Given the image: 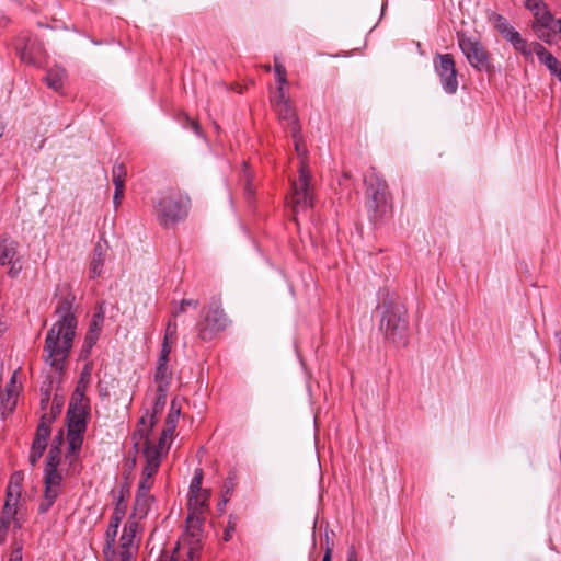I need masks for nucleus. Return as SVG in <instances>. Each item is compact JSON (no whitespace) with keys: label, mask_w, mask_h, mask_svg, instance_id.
I'll use <instances>...</instances> for the list:
<instances>
[{"label":"nucleus","mask_w":561,"mask_h":561,"mask_svg":"<svg viewBox=\"0 0 561 561\" xmlns=\"http://www.w3.org/2000/svg\"><path fill=\"white\" fill-rule=\"evenodd\" d=\"M75 296L68 293L58 300L56 314L59 316L48 330L44 344L43 359L55 370L60 371L72 347L77 329V318L73 313Z\"/></svg>","instance_id":"nucleus-1"},{"label":"nucleus","mask_w":561,"mask_h":561,"mask_svg":"<svg viewBox=\"0 0 561 561\" xmlns=\"http://www.w3.org/2000/svg\"><path fill=\"white\" fill-rule=\"evenodd\" d=\"M383 309L379 329L385 337L397 345H405L408 340L407 310L394 295L387 294L382 299Z\"/></svg>","instance_id":"nucleus-2"},{"label":"nucleus","mask_w":561,"mask_h":561,"mask_svg":"<svg viewBox=\"0 0 561 561\" xmlns=\"http://www.w3.org/2000/svg\"><path fill=\"white\" fill-rule=\"evenodd\" d=\"M290 133L294 139L295 149L300 158L299 178L291 182L293 210L297 214L300 209L306 210L313 206V194L310 186L312 176L306 161V150L301 148L302 138L300 135V125L295 124Z\"/></svg>","instance_id":"nucleus-3"},{"label":"nucleus","mask_w":561,"mask_h":561,"mask_svg":"<svg viewBox=\"0 0 561 561\" xmlns=\"http://www.w3.org/2000/svg\"><path fill=\"white\" fill-rule=\"evenodd\" d=\"M60 449L58 445L51 446L45 465V477H44V494L38 505L41 514L48 512L53 506L56 499L60 494V483L62 476L58 471Z\"/></svg>","instance_id":"nucleus-4"},{"label":"nucleus","mask_w":561,"mask_h":561,"mask_svg":"<svg viewBox=\"0 0 561 561\" xmlns=\"http://www.w3.org/2000/svg\"><path fill=\"white\" fill-rule=\"evenodd\" d=\"M154 214L163 226L174 224L186 215V207L178 191L163 192L154 204Z\"/></svg>","instance_id":"nucleus-5"},{"label":"nucleus","mask_w":561,"mask_h":561,"mask_svg":"<svg viewBox=\"0 0 561 561\" xmlns=\"http://www.w3.org/2000/svg\"><path fill=\"white\" fill-rule=\"evenodd\" d=\"M139 525L136 520H127L124 525L123 533L119 538L118 547H112L104 557L105 561H131L137 553L139 540L136 539Z\"/></svg>","instance_id":"nucleus-6"},{"label":"nucleus","mask_w":561,"mask_h":561,"mask_svg":"<svg viewBox=\"0 0 561 561\" xmlns=\"http://www.w3.org/2000/svg\"><path fill=\"white\" fill-rule=\"evenodd\" d=\"M365 195L367 207L375 211H381L388 202V184L377 172L376 168L371 167L367 174L364 176Z\"/></svg>","instance_id":"nucleus-7"},{"label":"nucleus","mask_w":561,"mask_h":561,"mask_svg":"<svg viewBox=\"0 0 561 561\" xmlns=\"http://www.w3.org/2000/svg\"><path fill=\"white\" fill-rule=\"evenodd\" d=\"M513 47L520 51L526 58L537 55L539 61L543 64L551 75L561 82V61H559L551 53H549L541 44L528 43L525 37H510Z\"/></svg>","instance_id":"nucleus-8"},{"label":"nucleus","mask_w":561,"mask_h":561,"mask_svg":"<svg viewBox=\"0 0 561 561\" xmlns=\"http://www.w3.org/2000/svg\"><path fill=\"white\" fill-rule=\"evenodd\" d=\"M89 409V401L84 396V389L78 386L71 396L67 411L68 431L85 432Z\"/></svg>","instance_id":"nucleus-9"},{"label":"nucleus","mask_w":561,"mask_h":561,"mask_svg":"<svg viewBox=\"0 0 561 561\" xmlns=\"http://www.w3.org/2000/svg\"><path fill=\"white\" fill-rule=\"evenodd\" d=\"M229 320L217 301H213L203 318L197 324L198 337L202 341H211L218 332L225 330Z\"/></svg>","instance_id":"nucleus-10"},{"label":"nucleus","mask_w":561,"mask_h":561,"mask_svg":"<svg viewBox=\"0 0 561 561\" xmlns=\"http://www.w3.org/2000/svg\"><path fill=\"white\" fill-rule=\"evenodd\" d=\"M459 46L472 67L480 71L489 69L490 55L478 38L459 37Z\"/></svg>","instance_id":"nucleus-11"},{"label":"nucleus","mask_w":561,"mask_h":561,"mask_svg":"<svg viewBox=\"0 0 561 561\" xmlns=\"http://www.w3.org/2000/svg\"><path fill=\"white\" fill-rule=\"evenodd\" d=\"M435 70L439 76L443 89L448 94H454L458 89L457 70L450 54H438L435 60Z\"/></svg>","instance_id":"nucleus-12"},{"label":"nucleus","mask_w":561,"mask_h":561,"mask_svg":"<svg viewBox=\"0 0 561 561\" xmlns=\"http://www.w3.org/2000/svg\"><path fill=\"white\" fill-rule=\"evenodd\" d=\"M144 456L146 458V465L142 470V476L153 478L161 460V451L156 445H152L146 437L144 442Z\"/></svg>","instance_id":"nucleus-13"},{"label":"nucleus","mask_w":561,"mask_h":561,"mask_svg":"<svg viewBox=\"0 0 561 561\" xmlns=\"http://www.w3.org/2000/svg\"><path fill=\"white\" fill-rule=\"evenodd\" d=\"M107 251V242L106 241H99L93 250L92 260L90 262V277L95 278L102 274L104 262H105V255Z\"/></svg>","instance_id":"nucleus-14"},{"label":"nucleus","mask_w":561,"mask_h":561,"mask_svg":"<svg viewBox=\"0 0 561 561\" xmlns=\"http://www.w3.org/2000/svg\"><path fill=\"white\" fill-rule=\"evenodd\" d=\"M153 502V496L150 494L137 493L133 506V512L129 515L128 520H140L145 518L150 510Z\"/></svg>","instance_id":"nucleus-15"},{"label":"nucleus","mask_w":561,"mask_h":561,"mask_svg":"<svg viewBox=\"0 0 561 561\" xmlns=\"http://www.w3.org/2000/svg\"><path fill=\"white\" fill-rule=\"evenodd\" d=\"M19 242L9 238H3L0 242V265H7L8 262L20 257Z\"/></svg>","instance_id":"nucleus-16"},{"label":"nucleus","mask_w":561,"mask_h":561,"mask_svg":"<svg viewBox=\"0 0 561 561\" xmlns=\"http://www.w3.org/2000/svg\"><path fill=\"white\" fill-rule=\"evenodd\" d=\"M67 79V71L61 67H54L47 71L45 82L54 91H60Z\"/></svg>","instance_id":"nucleus-17"},{"label":"nucleus","mask_w":561,"mask_h":561,"mask_svg":"<svg viewBox=\"0 0 561 561\" xmlns=\"http://www.w3.org/2000/svg\"><path fill=\"white\" fill-rule=\"evenodd\" d=\"M172 380V371L169 369L168 364L158 363L154 373V382L157 388L163 391H169Z\"/></svg>","instance_id":"nucleus-18"},{"label":"nucleus","mask_w":561,"mask_h":561,"mask_svg":"<svg viewBox=\"0 0 561 561\" xmlns=\"http://www.w3.org/2000/svg\"><path fill=\"white\" fill-rule=\"evenodd\" d=\"M54 417H55L54 415H43L42 416L41 423L38 424L37 430H36V435L33 440V444L43 445L45 447L47 446V439L50 436L49 424L53 422Z\"/></svg>","instance_id":"nucleus-19"},{"label":"nucleus","mask_w":561,"mask_h":561,"mask_svg":"<svg viewBox=\"0 0 561 561\" xmlns=\"http://www.w3.org/2000/svg\"><path fill=\"white\" fill-rule=\"evenodd\" d=\"M128 493H129L128 484L123 485L119 490V495L117 497V501H116V504L114 507V512L110 519L121 523L122 519L125 517L126 510H127V501H126L125 496Z\"/></svg>","instance_id":"nucleus-20"},{"label":"nucleus","mask_w":561,"mask_h":561,"mask_svg":"<svg viewBox=\"0 0 561 561\" xmlns=\"http://www.w3.org/2000/svg\"><path fill=\"white\" fill-rule=\"evenodd\" d=\"M210 493L208 490H204L198 493H192L188 497V510L193 512L203 513L208 508V500Z\"/></svg>","instance_id":"nucleus-21"},{"label":"nucleus","mask_w":561,"mask_h":561,"mask_svg":"<svg viewBox=\"0 0 561 561\" xmlns=\"http://www.w3.org/2000/svg\"><path fill=\"white\" fill-rule=\"evenodd\" d=\"M278 115V118L283 122L288 123L290 130L295 124H299L294 107L290 102H280L277 106H274Z\"/></svg>","instance_id":"nucleus-22"},{"label":"nucleus","mask_w":561,"mask_h":561,"mask_svg":"<svg viewBox=\"0 0 561 561\" xmlns=\"http://www.w3.org/2000/svg\"><path fill=\"white\" fill-rule=\"evenodd\" d=\"M103 322H104L103 312L102 311L96 312L92 318L89 331L85 335V339L89 341V344L96 343L100 332H101V329H102V325H103Z\"/></svg>","instance_id":"nucleus-23"},{"label":"nucleus","mask_w":561,"mask_h":561,"mask_svg":"<svg viewBox=\"0 0 561 561\" xmlns=\"http://www.w3.org/2000/svg\"><path fill=\"white\" fill-rule=\"evenodd\" d=\"M204 522L203 513L190 511V514L186 518V527L187 534L195 538L199 535L202 530V525Z\"/></svg>","instance_id":"nucleus-24"},{"label":"nucleus","mask_w":561,"mask_h":561,"mask_svg":"<svg viewBox=\"0 0 561 561\" xmlns=\"http://www.w3.org/2000/svg\"><path fill=\"white\" fill-rule=\"evenodd\" d=\"M490 22L494 28L502 35H519L518 32L508 24L507 20L497 13H491L489 16Z\"/></svg>","instance_id":"nucleus-25"},{"label":"nucleus","mask_w":561,"mask_h":561,"mask_svg":"<svg viewBox=\"0 0 561 561\" xmlns=\"http://www.w3.org/2000/svg\"><path fill=\"white\" fill-rule=\"evenodd\" d=\"M119 522H114L110 519L107 529L105 533V545L103 548V556H106V552H108L113 546H115V539L119 527Z\"/></svg>","instance_id":"nucleus-26"},{"label":"nucleus","mask_w":561,"mask_h":561,"mask_svg":"<svg viewBox=\"0 0 561 561\" xmlns=\"http://www.w3.org/2000/svg\"><path fill=\"white\" fill-rule=\"evenodd\" d=\"M15 387H16V380H15V374H14L11 377L10 382L7 386L5 399L1 398V403L4 405V408H8L10 411H12L14 409L15 403H16Z\"/></svg>","instance_id":"nucleus-27"},{"label":"nucleus","mask_w":561,"mask_h":561,"mask_svg":"<svg viewBox=\"0 0 561 561\" xmlns=\"http://www.w3.org/2000/svg\"><path fill=\"white\" fill-rule=\"evenodd\" d=\"M127 176L126 165L122 162H116L112 169V180L115 187H125V180Z\"/></svg>","instance_id":"nucleus-28"},{"label":"nucleus","mask_w":561,"mask_h":561,"mask_svg":"<svg viewBox=\"0 0 561 561\" xmlns=\"http://www.w3.org/2000/svg\"><path fill=\"white\" fill-rule=\"evenodd\" d=\"M241 182L243 184V190H244V194L245 196L250 199L252 198V196L254 195V187L251 183L252 181V174L249 170V165L247 162L243 163V171H242V174H241Z\"/></svg>","instance_id":"nucleus-29"},{"label":"nucleus","mask_w":561,"mask_h":561,"mask_svg":"<svg viewBox=\"0 0 561 561\" xmlns=\"http://www.w3.org/2000/svg\"><path fill=\"white\" fill-rule=\"evenodd\" d=\"M18 54L22 61L27 64L35 62L36 53L34 45H28V42L24 44V46H16Z\"/></svg>","instance_id":"nucleus-30"},{"label":"nucleus","mask_w":561,"mask_h":561,"mask_svg":"<svg viewBox=\"0 0 561 561\" xmlns=\"http://www.w3.org/2000/svg\"><path fill=\"white\" fill-rule=\"evenodd\" d=\"M167 394L168 391L161 392V390L157 388L156 400L152 408V419L163 411L167 403Z\"/></svg>","instance_id":"nucleus-31"},{"label":"nucleus","mask_w":561,"mask_h":561,"mask_svg":"<svg viewBox=\"0 0 561 561\" xmlns=\"http://www.w3.org/2000/svg\"><path fill=\"white\" fill-rule=\"evenodd\" d=\"M16 515V507H10L9 504L3 505V510L1 512L0 522L2 528H9L11 522L14 519Z\"/></svg>","instance_id":"nucleus-32"},{"label":"nucleus","mask_w":561,"mask_h":561,"mask_svg":"<svg viewBox=\"0 0 561 561\" xmlns=\"http://www.w3.org/2000/svg\"><path fill=\"white\" fill-rule=\"evenodd\" d=\"M83 433H77L73 431H68V442H69V450L76 453L82 446Z\"/></svg>","instance_id":"nucleus-33"},{"label":"nucleus","mask_w":561,"mask_h":561,"mask_svg":"<svg viewBox=\"0 0 561 561\" xmlns=\"http://www.w3.org/2000/svg\"><path fill=\"white\" fill-rule=\"evenodd\" d=\"M202 481H203V469L197 468L194 472V477L190 484V494L192 493H198L201 494L202 491Z\"/></svg>","instance_id":"nucleus-34"},{"label":"nucleus","mask_w":561,"mask_h":561,"mask_svg":"<svg viewBox=\"0 0 561 561\" xmlns=\"http://www.w3.org/2000/svg\"><path fill=\"white\" fill-rule=\"evenodd\" d=\"M198 300L195 299H183L178 306L172 309V317H178L186 310L187 307L196 309L198 307Z\"/></svg>","instance_id":"nucleus-35"},{"label":"nucleus","mask_w":561,"mask_h":561,"mask_svg":"<svg viewBox=\"0 0 561 561\" xmlns=\"http://www.w3.org/2000/svg\"><path fill=\"white\" fill-rule=\"evenodd\" d=\"M175 427H176V425H174V424L165 423L164 428L162 430V433H161V437L159 438V443L156 446L160 449V451L164 447L165 440L172 439Z\"/></svg>","instance_id":"nucleus-36"},{"label":"nucleus","mask_w":561,"mask_h":561,"mask_svg":"<svg viewBox=\"0 0 561 561\" xmlns=\"http://www.w3.org/2000/svg\"><path fill=\"white\" fill-rule=\"evenodd\" d=\"M274 71L276 75L277 82L282 85L286 84L287 83L286 68L279 62L277 57L274 58Z\"/></svg>","instance_id":"nucleus-37"},{"label":"nucleus","mask_w":561,"mask_h":561,"mask_svg":"<svg viewBox=\"0 0 561 561\" xmlns=\"http://www.w3.org/2000/svg\"><path fill=\"white\" fill-rule=\"evenodd\" d=\"M45 449H46V447L43 445L32 444V448H31V453H30V457H28V461H30L31 466L34 467L37 463V461L43 456V453Z\"/></svg>","instance_id":"nucleus-38"},{"label":"nucleus","mask_w":561,"mask_h":561,"mask_svg":"<svg viewBox=\"0 0 561 561\" xmlns=\"http://www.w3.org/2000/svg\"><path fill=\"white\" fill-rule=\"evenodd\" d=\"M180 413H181V407L176 404L175 400H172L165 423L176 425L178 420L180 417Z\"/></svg>","instance_id":"nucleus-39"},{"label":"nucleus","mask_w":561,"mask_h":561,"mask_svg":"<svg viewBox=\"0 0 561 561\" xmlns=\"http://www.w3.org/2000/svg\"><path fill=\"white\" fill-rule=\"evenodd\" d=\"M237 524H238V517L234 515H230L228 524L224 531V540L225 541H229L232 538V535L237 528Z\"/></svg>","instance_id":"nucleus-40"},{"label":"nucleus","mask_w":561,"mask_h":561,"mask_svg":"<svg viewBox=\"0 0 561 561\" xmlns=\"http://www.w3.org/2000/svg\"><path fill=\"white\" fill-rule=\"evenodd\" d=\"M7 264L10 265V268L8 271V275L12 278L16 277L18 274L22 271L23 266H22V262H21V257H16L10 262H8Z\"/></svg>","instance_id":"nucleus-41"},{"label":"nucleus","mask_w":561,"mask_h":561,"mask_svg":"<svg viewBox=\"0 0 561 561\" xmlns=\"http://www.w3.org/2000/svg\"><path fill=\"white\" fill-rule=\"evenodd\" d=\"M21 493L16 492V488L14 490L7 489V499L4 504H9L10 507H16Z\"/></svg>","instance_id":"nucleus-42"},{"label":"nucleus","mask_w":561,"mask_h":561,"mask_svg":"<svg viewBox=\"0 0 561 561\" xmlns=\"http://www.w3.org/2000/svg\"><path fill=\"white\" fill-rule=\"evenodd\" d=\"M22 481H23V474L21 472L13 473L11 476L8 489L14 490L16 488V492L21 493Z\"/></svg>","instance_id":"nucleus-43"},{"label":"nucleus","mask_w":561,"mask_h":561,"mask_svg":"<svg viewBox=\"0 0 561 561\" xmlns=\"http://www.w3.org/2000/svg\"><path fill=\"white\" fill-rule=\"evenodd\" d=\"M170 343H171V341L163 340L162 348H161V352H160V356L158 358V363L168 364L169 355L171 353V345H170Z\"/></svg>","instance_id":"nucleus-44"},{"label":"nucleus","mask_w":561,"mask_h":561,"mask_svg":"<svg viewBox=\"0 0 561 561\" xmlns=\"http://www.w3.org/2000/svg\"><path fill=\"white\" fill-rule=\"evenodd\" d=\"M181 119L183 121V124L187 127H191L196 134L201 133V125L197 121L191 118L187 114H182Z\"/></svg>","instance_id":"nucleus-45"},{"label":"nucleus","mask_w":561,"mask_h":561,"mask_svg":"<svg viewBox=\"0 0 561 561\" xmlns=\"http://www.w3.org/2000/svg\"><path fill=\"white\" fill-rule=\"evenodd\" d=\"M22 551H23L22 543L16 542V541L13 542V549H12L9 561H22L23 560Z\"/></svg>","instance_id":"nucleus-46"},{"label":"nucleus","mask_w":561,"mask_h":561,"mask_svg":"<svg viewBox=\"0 0 561 561\" xmlns=\"http://www.w3.org/2000/svg\"><path fill=\"white\" fill-rule=\"evenodd\" d=\"M176 323L169 321L165 329L164 340L173 342L176 337Z\"/></svg>","instance_id":"nucleus-47"},{"label":"nucleus","mask_w":561,"mask_h":561,"mask_svg":"<svg viewBox=\"0 0 561 561\" xmlns=\"http://www.w3.org/2000/svg\"><path fill=\"white\" fill-rule=\"evenodd\" d=\"M152 483H153L152 478L142 476V478L139 482L137 493L149 494L148 492H149L150 488L152 486Z\"/></svg>","instance_id":"nucleus-48"},{"label":"nucleus","mask_w":561,"mask_h":561,"mask_svg":"<svg viewBox=\"0 0 561 561\" xmlns=\"http://www.w3.org/2000/svg\"><path fill=\"white\" fill-rule=\"evenodd\" d=\"M525 5L533 12V14L538 10H543L546 7L542 0H525Z\"/></svg>","instance_id":"nucleus-49"},{"label":"nucleus","mask_w":561,"mask_h":561,"mask_svg":"<svg viewBox=\"0 0 561 561\" xmlns=\"http://www.w3.org/2000/svg\"><path fill=\"white\" fill-rule=\"evenodd\" d=\"M282 101L289 102V100L286 99V96H285L284 88L279 87L277 90V93H276L275 98L272 100V102H273L274 106H277Z\"/></svg>","instance_id":"nucleus-50"},{"label":"nucleus","mask_w":561,"mask_h":561,"mask_svg":"<svg viewBox=\"0 0 561 561\" xmlns=\"http://www.w3.org/2000/svg\"><path fill=\"white\" fill-rule=\"evenodd\" d=\"M95 344H89V341L87 339H84V344L82 346V350H81V354H80V358L81 359H87L91 353V350L92 347L94 346Z\"/></svg>","instance_id":"nucleus-51"},{"label":"nucleus","mask_w":561,"mask_h":561,"mask_svg":"<svg viewBox=\"0 0 561 561\" xmlns=\"http://www.w3.org/2000/svg\"><path fill=\"white\" fill-rule=\"evenodd\" d=\"M124 190H125V187H119V186L115 187L113 202L116 207L121 204V201L124 197Z\"/></svg>","instance_id":"nucleus-52"},{"label":"nucleus","mask_w":561,"mask_h":561,"mask_svg":"<svg viewBox=\"0 0 561 561\" xmlns=\"http://www.w3.org/2000/svg\"><path fill=\"white\" fill-rule=\"evenodd\" d=\"M332 552H333L332 547L328 546L324 549V556H323L322 561H332Z\"/></svg>","instance_id":"nucleus-53"},{"label":"nucleus","mask_w":561,"mask_h":561,"mask_svg":"<svg viewBox=\"0 0 561 561\" xmlns=\"http://www.w3.org/2000/svg\"><path fill=\"white\" fill-rule=\"evenodd\" d=\"M60 410H61V402L57 401V399L55 398L54 401H53L51 412L53 413H60Z\"/></svg>","instance_id":"nucleus-54"},{"label":"nucleus","mask_w":561,"mask_h":561,"mask_svg":"<svg viewBox=\"0 0 561 561\" xmlns=\"http://www.w3.org/2000/svg\"><path fill=\"white\" fill-rule=\"evenodd\" d=\"M347 561H358L357 560V554H356V551H355L354 547H351L350 550H348Z\"/></svg>","instance_id":"nucleus-55"},{"label":"nucleus","mask_w":561,"mask_h":561,"mask_svg":"<svg viewBox=\"0 0 561 561\" xmlns=\"http://www.w3.org/2000/svg\"><path fill=\"white\" fill-rule=\"evenodd\" d=\"M328 546H330V547H332V548H333V543H331V542H330V536H329V534L327 533V534H325V548H327Z\"/></svg>","instance_id":"nucleus-56"},{"label":"nucleus","mask_w":561,"mask_h":561,"mask_svg":"<svg viewBox=\"0 0 561 561\" xmlns=\"http://www.w3.org/2000/svg\"><path fill=\"white\" fill-rule=\"evenodd\" d=\"M162 560L173 561V559H172V558H169L168 556H164V554H163V556H161V557L159 558V560H158V561H162Z\"/></svg>","instance_id":"nucleus-57"},{"label":"nucleus","mask_w":561,"mask_h":561,"mask_svg":"<svg viewBox=\"0 0 561 561\" xmlns=\"http://www.w3.org/2000/svg\"><path fill=\"white\" fill-rule=\"evenodd\" d=\"M4 125L2 123H0V138L3 136L4 134Z\"/></svg>","instance_id":"nucleus-58"},{"label":"nucleus","mask_w":561,"mask_h":561,"mask_svg":"<svg viewBox=\"0 0 561 561\" xmlns=\"http://www.w3.org/2000/svg\"><path fill=\"white\" fill-rule=\"evenodd\" d=\"M49 400V394L46 392L45 398L42 399V403H45Z\"/></svg>","instance_id":"nucleus-59"},{"label":"nucleus","mask_w":561,"mask_h":561,"mask_svg":"<svg viewBox=\"0 0 561 561\" xmlns=\"http://www.w3.org/2000/svg\"><path fill=\"white\" fill-rule=\"evenodd\" d=\"M225 486H227V488H228V486H233V483H231V482H230V483L226 482V483H225Z\"/></svg>","instance_id":"nucleus-60"},{"label":"nucleus","mask_w":561,"mask_h":561,"mask_svg":"<svg viewBox=\"0 0 561 561\" xmlns=\"http://www.w3.org/2000/svg\"><path fill=\"white\" fill-rule=\"evenodd\" d=\"M225 486H227V488H228V486H233V483H231V482H230V483L226 482V483H225Z\"/></svg>","instance_id":"nucleus-61"},{"label":"nucleus","mask_w":561,"mask_h":561,"mask_svg":"<svg viewBox=\"0 0 561 561\" xmlns=\"http://www.w3.org/2000/svg\"><path fill=\"white\" fill-rule=\"evenodd\" d=\"M225 486H227V488H228V486H233V483H231V482H230V483L226 482V483H225Z\"/></svg>","instance_id":"nucleus-62"},{"label":"nucleus","mask_w":561,"mask_h":561,"mask_svg":"<svg viewBox=\"0 0 561 561\" xmlns=\"http://www.w3.org/2000/svg\"><path fill=\"white\" fill-rule=\"evenodd\" d=\"M228 502V497H224L222 504L225 505Z\"/></svg>","instance_id":"nucleus-63"},{"label":"nucleus","mask_w":561,"mask_h":561,"mask_svg":"<svg viewBox=\"0 0 561 561\" xmlns=\"http://www.w3.org/2000/svg\"><path fill=\"white\" fill-rule=\"evenodd\" d=\"M218 506H220V507H219V511H222L224 504L218 503Z\"/></svg>","instance_id":"nucleus-64"}]
</instances>
